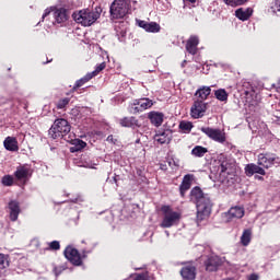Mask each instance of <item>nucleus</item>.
Masks as SVG:
<instances>
[{"mask_svg": "<svg viewBox=\"0 0 280 280\" xmlns=\"http://www.w3.org/2000/svg\"><path fill=\"white\" fill-rule=\"evenodd\" d=\"M190 202H194L197 207V220L198 222H202V220H207L211 215V208L213 205L211 203V197L208 194L202 191L200 186H195L189 194Z\"/></svg>", "mask_w": 280, "mask_h": 280, "instance_id": "1", "label": "nucleus"}, {"mask_svg": "<svg viewBox=\"0 0 280 280\" xmlns=\"http://www.w3.org/2000/svg\"><path fill=\"white\" fill-rule=\"evenodd\" d=\"M102 16V7H95L94 11L83 9L72 14L73 21L83 27H91Z\"/></svg>", "mask_w": 280, "mask_h": 280, "instance_id": "2", "label": "nucleus"}, {"mask_svg": "<svg viewBox=\"0 0 280 280\" xmlns=\"http://www.w3.org/2000/svg\"><path fill=\"white\" fill-rule=\"evenodd\" d=\"M161 212L163 214L162 222L160 223L161 229H172V226H178V224H180L183 214L178 211H174L172 206H162Z\"/></svg>", "mask_w": 280, "mask_h": 280, "instance_id": "3", "label": "nucleus"}, {"mask_svg": "<svg viewBox=\"0 0 280 280\" xmlns=\"http://www.w3.org/2000/svg\"><path fill=\"white\" fill-rule=\"evenodd\" d=\"M130 0H114L109 7L112 21L125 19L130 12Z\"/></svg>", "mask_w": 280, "mask_h": 280, "instance_id": "4", "label": "nucleus"}, {"mask_svg": "<svg viewBox=\"0 0 280 280\" xmlns=\"http://www.w3.org/2000/svg\"><path fill=\"white\" fill-rule=\"evenodd\" d=\"M71 132V125L65 118H58L48 130L50 139H60Z\"/></svg>", "mask_w": 280, "mask_h": 280, "instance_id": "5", "label": "nucleus"}, {"mask_svg": "<svg viewBox=\"0 0 280 280\" xmlns=\"http://www.w3.org/2000/svg\"><path fill=\"white\" fill-rule=\"evenodd\" d=\"M88 253H91V249L90 250L83 249L82 254H80V252L71 245L67 246L66 249L63 250V255L66 259H68V261H70L72 266H82L84 259H86Z\"/></svg>", "mask_w": 280, "mask_h": 280, "instance_id": "6", "label": "nucleus"}, {"mask_svg": "<svg viewBox=\"0 0 280 280\" xmlns=\"http://www.w3.org/2000/svg\"><path fill=\"white\" fill-rule=\"evenodd\" d=\"M154 106V102L150 98H138L135 100L128 106V112L130 115H138V113H143V110H148V108H152Z\"/></svg>", "mask_w": 280, "mask_h": 280, "instance_id": "7", "label": "nucleus"}, {"mask_svg": "<svg viewBox=\"0 0 280 280\" xmlns=\"http://www.w3.org/2000/svg\"><path fill=\"white\" fill-rule=\"evenodd\" d=\"M201 132H203V135H207V137H209V139H212V141H217V143H224V141H226V136L220 129L201 127Z\"/></svg>", "mask_w": 280, "mask_h": 280, "instance_id": "8", "label": "nucleus"}, {"mask_svg": "<svg viewBox=\"0 0 280 280\" xmlns=\"http://www.w3.org/2000/svg\"><path fill=\"white\" fill-rule=\"evenodd\" d=\"M205 113H207V103L200 100L195 101L190 108V117L192 119H202Z\"/></svg>", "mask_w": 280, "mask_h": 280, "instance_id": "9", "label": "nucleus"}, {"mask_svg": "<svg viewBox=\"0 0 280 280\" xmlns=\"http://www.w3.org/2000/svg\"><path fill=\"white\" fill-rule=\"evenodd\" d=\"M203 264L207 272H218L223 261L220 256L211 255L207 257Z\"/></svg>", "mask_w": 280, "mask_h": 280, "instance_id": "10", "label": "nucleus"}, {"mask_svg": "<svg viewBox=\"0 0 280 280\" xmlns=\"http://www.w3.org/2000/svg\"><path fill=\"white\" fill-rule=\"evenodd\" d=\"M244 207H232L228 212L223 213L224 222H232V220H242L244 215Z\"/></svg>", "mask_w": 280, "mask_h": 280, "instance_id": "11", "label": "nucleus"}, {"mask_svg": "<svg viewBox=\"0 0 280 280\" xmlns=\"http://www.w3.org/2000/svg\"><path fill=\"white\" fill-rule=\"evenodd\" d=\"M275 161H277V154L273 153H260L258 154V165L260 167H265V170H270L272 165H275Z\"/></svg>", "mask_w": 280, "mask_h": 280, "instance_id": "12", "label": "nucleus"}, {"mask_svg": "<svg viewBox=\"0 0 280 280\" xmlns=\"http://www.w3.org/2000/svg\"><path fill=\"white\" fill-rule=\"evenodd\" d=\"M179 275L183 280H196V275H197L196 266H194L190 262L185 264L182 267Z\"/></svg>", "mask_w": 280, "mask_h": 280, "instance_id": "13", "label": "nucleus"}, {"mask_svg": "<svg viewBox=\"0 0 280 280\" xmlns=\"http://www.w3.org/2000/svg\"><path fill=\"white\" fill-rule=\"evenodd\" d=\"M198 45H200V38L198 35H191L186 42V51L190 56H196L198 54Z\"/></svg>", "mask_w": 280, "mask_h": 280, "instance_id": "14", "label": "nucleus"}, {"mask_svg": "<svg viewBox=\"0 0 280 280\" xmlns=\"http://www.w3.org/2000/svg\"><path fill=\"white\" fill-rule=\"evenodd\" d=\"M8 207L11 222H16V220H19V215L21 214V203L16 200H11Z\"/></svg>", "mask_w": 280, "mask_h": 280, "instance_id": "15", "label": "nucleus"}, {"mask_svg": "<svg viewBox=\"0 0 280 280\" xmlns=\"http://www.w3.org/2000/svg\"><path fill=\"white\" fill-rule=\"evenodd\" d=\"M119 125L121 128H141V122L135 116H126L119 119Z\"/></svg>", "mask_w": 280, "mask_h": 280, "instance_id": "16", "label": "nucleus"}, {"mask_svg": "<svg viewBox=\"0 0 280 280\" xmlns=\"http://www.w3.org/2000/svg\"><path fill=\"white\" fill-rule=\"evenodd\" d=\"M246 176H255V174H260V176H266V170L259 164L250 163L245 166Z\"/></svg>", "mask_w": 280, "mask_h": 280, "instance_id": "17", "label": "nucleus"}, {"mask_svg": "<svg viewBox=\"0 0 280 280\" xmlns=\"http://www.w3.org/2000/svg\"><path fill=\"white\" fill-rule=\"evenodd\" d=\"M16 180H27L32 176V168L27 165H22L14 172Z\"/></svg>", "mask_w": 280, "mask_h": 280, "instance_id": "18", "label": "nucleus"}, {"mask_svg": "<svg viewBox=\"0 0 280 280\" xmlns=\"http://www.w3.org/2000/svg\"><path fill=\"white\" fill-rule=\"evenodd\" d=\"M191 178H192V175L190 174H187L184 176L182 184L179 185V194L182 198H185L187 191L191 189Z\"/></svg>", "mask_w": 280, "mask_h": 280, "instance_id": "19", "label": "nucleus"}, {"mask_svg": "<svg viewBox=\"0 0 280 280\" xmlns=\"http://www.w3.org/2000/svg\"><path fill=\"white\" fill-rule=\"evenodd\" d=\"M154 141L163 145L164 143H170L172 141V131L171 130H164V131H159L154 136Z\"/></svg>", "mask_w": 280, "mask_h": 280, "instance_id": "20", "label": "nucleus"}, {"mask_svg": "<svg viewBox=\"0 0 280 280\" xmlns=\"http://www.w3.org/2000/svg\"><path fill=\"white\" fill-rule=\"evenodd\" d=\"M3 145L9 152H19V140L15 137H7Z\"/></svg>", "mask_w": 280, "mask_h": 280, "instance_id": "21", "label": "nucleus"}, {"mask_svg": "<svg viewBox=\"0 0 280 280\" xmlns=\"http://www.w3.org/2000/svg\"><path fill=\"white\" fill-rule=\"evenodd\" d=\"M164 117H165V115H163V113H160V112H151V113H149V116H148L151 124L153 126H155L156 128H159L160 126L163 125Z\"/></svg>", "mask_w": 280, "mask_h": 280, "instance_id": "22", "label": "nucleus"}, {"mask_svg": "<svg viewBox=\"0 0 280 280\" xmlns=\"http://www.w3.org/2000/svg\"><path fill=\"white\" fill-rule=\"evenodd\" d=\"M93 78H95V73H88L83 78L75 81L73 88L71 89V93H75V91H78V89H81V86L83 84H86V82H91V80H93Z\"/></svg>", "mask_w": 280, "mask_h": 280, "instance_id": "23", "label": "nucleus"}, {"mask_svg": "<svg viewBox=\"0 0 280 280\" xmlns=\"http://www.w3.org/2000/svg\"><path fill=\"white\" fill-rule=\"evenodd\" d=\"M54 16L57 23H66V21H69V13L65 8L57 9L54 12Z\"/></svg>", "mask_w": 280, "mask_h": 280, "instance_id": "24", "label": "nucleus"}, {"mask_svg": "<svg viewBox=\"0 0 280 280\" xmlns=\"http://www.w3.org/2000/svg\"><path fill=\"white\" fill-rule=\"evenodd\" d=\"M235 16L240 21H248V19L253 16V9L247 8L244 10L243 8H240L235 11Z\"/></svg>", "mask_w": 280, "mask_h": 280, "instance_id": "25", "label": "nucleus"}, {"mask_svg": "<svg viewBox=\"0 0 280 280\" xmlns=\"http://www.w3.org/2000/svg\"><path fill=\"white\" fill-rule=\"evenodd\" d=\"M71 145L70 147V152L73 154L75 152H82V150H84V148H86V142H84V140H80V139H73L70 141Z\"/></svg>", "mask_w": 280, "mask_h": 280, "instance_id": "26", "label": "nucleus"}, {"mask_svg": "<svg viewBox=\"0 0 280 280\" xmlns=\"http://www.w3.org/2000/svg\"><path fill=\"white\" fill-rule=\"evenodd\" d=\"M197 97H200L199 102H205L209 95H211V88L209 86H203L195 93Z\"/></svg>", "mask_w": 280, "mask_h": 280, "instance_id": "27", "label": "nucleus"}, {"mask_svg": "<svg viewBox=\"0 0 280 280\" xmlns=\"http://www.w3.org/2000/svg\"><path fill=\"white\" fill-rule=\"evenodd\" d=\"M252 237H253V230L250 229L244 230L241 236V244L243 246H248V244H250Z\"/></svg>", "mask_w": 280, "mask_h": 280, "instance_id": "28", "label": "nucleus"}, {"mask_svg": "<svg viewBox=\"0 0 280 280\" xmlns=\"http://www.w3.org/2000/svg\"><path fill=\"white\" fill-rule=\"evenodd\" d=\"M179 130L184 132V135H189L191 130L194 129V122L187 121V120H182L178 125Z\"/></svg>", "mask_w": 280, "mask_h": 280, "instance_id": "29", "label": "nucleus"}, {"mask_svg": "<svg viewBox=\"0 0 280 280\" xmlns=\"http://www.w3.org/2000/svg\"><path fill=\"white\" fill-rule=\"evenodd\" d=\"M207 152H209V149H207V148H205L202 145H196L191 150L192 156H197L198 159H202V156H205V154H207Z\"/></svg>", "mask_w": 280, "mask_h": 280, "instance_id": "30", "label": "nucleus"}, {"mask_svg": "<svg viewBox=\"0 0 280 280\" xmlns=\"http://www.w3.org/2000/svg\"><path fill=\"white\" fill-rule=\"evenodd\" d=\"M214 95L219 102H226L229 100V93H226V90L224 89L217 90Z\"/></svg>", "mask_w": 280, "mask_h": 280, "instance_id": "31", "label": "nucleus"}, {"mask_svg": "<svg viewBox=\"0 0 280 280\" xmlns=\"http://www.w3.org/2000/svg\"><path fill=\"white\" fill-rule=\"evenodd\" d=\"M147 32H151L152 34H156L158 32H161V25L156 22H151L147 26Z\"/></svg>", "mask_w": 280, "mask_h": 280, "instance_id": "32", "label": "nucleus"}, {"mask_svg": "<svg viewBox=\"0 0 280 280\" xmlns=\"http://www.w3.org/2000/svg\"><path fill=\"white\" fill-rule=\"evenodd\" d=\"M1 183L4 187H12L14 185V177L12 175H4Z\"/></svg>", "mask_w": 280, "mask_h": 280, "instance_id": "33", "label": "nucleus"}, {"mask_svg": "<svg viewBox=\"0 0 280 280\" xmlns=\"http://www.w3.org/2000/svg\"><path fill=\"white\" fill-rule=\"evenodd\" d=\"M9 266L10 261L8 260V257L3 254H0V272H3V270Z\"/></svg>", "mask_w": 280, "mask_h": 280, "instance_id": "34", "label": "nucleus"}, {"mask_svg": "<svg viewBox=\"0 0 280 280\" xmlns=\"http://www.w3.org/2000/svg\"><path fill=\"white\" fill-rule=\"evenodd\" d=\"M226 5H231L232 8H237V5H244L248 0H223Z\"/></svg>", "mask_w": 280, "mask_h": 280, "instance_id": "35", "label": "nucleus"}, {"mask_svg": "<svg viewBox=\"0 0 280 280\" xmlns=\"http://www.w3.org/2000/svg\"><path fill=\"white\" fill-rule=\"evenodd\" d=\"M46 250H60V242L52 241L48 243V247H46Z\"/></svg>", "mask_w": 280, "mask_h": 280, "instance_id": "36", "label": "nucleus"}, {"mask_svg": "<svg viewBox=\"0 0 280 280\" xmlns=\"http://www.w3.org/2000/svg\"><path fill=\"white\" fill-rule=\"evenodd\" d=\"M69 102H71L69 97L59 100L57 103V108L59 109L66 108L69 105Z\"/></svg>", "mask_w": 280, "mask_h": 280, "instance_id": "37", "label": "nucleus"}, {"mask_svg": "<svg viewBox=\"0 0 280 280\" xmlns=\"http://www.w3.org/2000/svg\"><path fill=\"white\" fill-rule=\"evenodd\" d=\"M65 270H67L66 266H55L52 269L55 277H60Z\"/></svg>", "mask_w": 280, "mask_h": 280, "instance_id": "38", "label": "nucleus"}, {"mask_svg": "<svg viewBox=\"0 0 280 280\" xmlns=\"http://www.w3.org/2000/svg\"><path fill=\"white\" fill-rule=\"evenodd\" d=\"M271 10H272L273 14H277V12H280V0H275L271 3Z\"/></svg>", "mask_w": 280, "mask_h": 280, "instance_id": "39", "label": "nucleus"}, {"mask_svg": "<svg viewBox=\"0 0 280 280\" xmlns=\"http://www.w3.org/2000/svg\"><path fill=\"white\" fill-rule=\"evenodd\" d=\"M105 69H106V62H102L96 67L95 71L90 73H95V75H97V73H100L101 71H104Z\"/></svg>", "mask_w": 280, "mask_h": 280, "instance_id": "40", "label": "nucleus"}, {"mask_svg": "<svg viewBox=\"0 0 280 280\" xmlns=\"http://www.w3.org/2000/svg\"><path fill=\"white\" fill-rule=\"evenodd\" d=\"M228 170H229V163L228 162H222L219 165L220 174H224Z\"/></svg>", "mask_w": 280, "mask_h": 280, "instance_id": "41", "label": "nucleus"}, {"mask_svg": "<svg viewBox=\"0 0 280 280\" xmlns=\"http://www.w3.org/2000/svg\"><path fill=\"white\" fill-rule=\"evenodd\" d=\"M150 22H145L143 20L138 21V25L139 27H142V30H144L145 32L148 31V25Z\"/></svg>", "mask_w": 280, "mask_h": 280, "instance_id": "42", "label": "nucleus"}, {"mask_svg": "<svg viewBox=\"0 0 280 280\" xmlns=\"http://www.w3.org/2000/svg\"><path fill=\"white\" fill-rule=\"evenodd\" d=\"M247 280H259V275L252 273V275L248 276Z\"/></svg>", "mask_w": 280, "mask_h": 280, "instance_id": "43", "label": "nucleus"}, {"mask_svg": "<svg viewBox=\"0 0 280 280\" xmlns=\"http://www.w3.org/2000/svg\"><path fill=\"white\" fill-rule=\"evenodd\" d=\"M255 179H256V180H264V177H262V176H259V175H255Z\"/></svg>", "mask_w": 280, "mask_h": 280, "instance_id": "44", "label": "nucleus"}, {"mask_svg": "<svg viewBox=\"0 0 280 280\" xmlns=\"http://www.w3.org/2000/svg\"><path fill=\"white\" fill-rule=\"evenodd\" d=\"M46 16H49V11H45L44 14H43V19H45Z\"/></svg>", "mask_w": 280, "mask_h": 280, "instance_id": "45", "label": "nucleus"}, {"mask_svg": "<svg viewBox=\"0 0 280 280\" xmlns=\"http://www.w3.org/2000/svg\"><path fill=\"white\" fill-rule=\"evenodd\" d=\"M189 3H196V0H187Z\"/></svg>", "mask_w": 280, "mask_h": 280, "instance_id": "46", "label": "nucleus"}, {"mask_svg": "<svg viewBox=\"0 0 280 280\" xmlns=\"http://www.w3.org/2000/svg\"><path fill=\"white\" fill-rule=\"evenodd\" d=\"M93 248H95V244H92V245H91V250H93Z\"/></svg>", "mask_w": 280, "mask_h": 280, "instance_id": "47", "label": "nucleus"}, {"mask_svg": "<svg viewBox=\"0 0 280 280\" xmlns=\"http://www.w3.org/2000/svg\"><path fill=\"white\" fill-rule=\"evenodd\" d=\"M112 139H113V136H108L107 141H108V140H112Z\"/></svg>", "mask_w": 280, "mask_h": 280, "instance_id": "48", "label": "nucleus"}, {"mask_svg": "<svg viewBox=\"0 0 280 280\" xmlns=\"http://www.w3.org/2000/svg\"><path fill=\"white\" fill-rule=\"evenodd\" d=\"M112 139H113V136H108L107 141H108V140H112Z\"/></svg>", "mask_w": 280, "mask_h": 280, "instance_id": "49", "label": "nucleus"}, {"mask_svg": "<svg viewBox=\"0 0 280 280\" xmlns=\"http://www.w3.org/2000/svg\"><path fill=\"white\" fill-rule=\"evenodd\" d=\"M140 142H141V140H140V139L136 140V143H140Z\"/></svg>", "mask_w": 280, "mask_h": 280, "instance_id": "50", "label": "nucleus"}, {"mask_svg": "<svg viewBox=\"0 0 280 280\" xmlns=\"http://www.w3.org/2000/svg\"><path fill=\"white\" fill-rule=\"evenodd\" d=\"M82 244H86V242H85V241H82Z\"/></svg>", "mask_w": 280, "mask_h": 280, "instance_id": "51", "label": "nucleus"}, {"mask_svg": "<svg viewBox=\"0 0 280 280\" xmlns=\"http://www.w3.org/2000/svg\"><path fill=\"white\" fill-rule=\"evenodd\" d=\"M245 94L248 95V91H246Z\"/></svg>", "mask_w": 280, "mask_h": 280, "instance_id": "52", "label": "nucleus"}]
</instances>
